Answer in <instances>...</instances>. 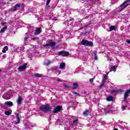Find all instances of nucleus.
<instances>
[{"label": "nucleus", "instance_id": "nucleus-29", "mask_svg": "<svg viewBox=\"0 0 130 130\" xmlns=\"http://www.w3.org/2000/svg\"><path fill=\"white\" fill-rule=\"evenodd\" d=\"M89 25H90V24H88L87 25H85L81 27H80L79 30H82V29H84V28H86L87 27H88L89 26Z\"/></svg>", "mask_w": 130, "mask_h": 130}, {"label": "nucleus", "instance_id": "nucleus-41", "mask_svg": "<svg viewBox=\"0 0 130 130\" xmlns=\"http://www.w3.org/2000/svg\"><path fill=\"white\" fill-rule=\"evenodd\" d=\"M57 81L58 82H63V80H61L60 79H58Z\"/></svg>", "mask_w": 130, "mask_h": 130}, {"label": "nucleus", "instance_id": "nucleus-4", "mask_svg": "<svg viewBox=\"0 0 130 130\" xmlns=\"http://www.w3.org/2000/svg\"><path fill=\"white\" fill-rule=\"evenodd\" d=\"M56 44V43L51 41L49 42L48 43H47L46 44H45L44 46V47H46V46H50L51 47H53V46H55Z\"/></svg>", "mask_w": 130, "mask_h": 130}, {"label": "nucleus", "instance_id": "nucleus-33", "mask_svg": "<svg viewBox=\"0 0 130 130\" xmlns=\"http://www.w3.org/2000/svg\"><path fill=\"white\" fill-rule=\"evenodd\" d=\"M94 79H95V77H94L93 78H91L89 80V82L92 84L93 83V81H94Z\"/></svg>", "mask_w": 130, "mask_h": 130}, {"label": "nucleus", "instance_id": "nucleus-28", "mask_svg": "<svg viewBox=\"0 0 130 130\" xmlns=\"http://www.w3.org/2000/svg\"><path fill=\"white\" fill-rule=\"evenodd\" d=\"M35 77H37V78H40V77H42V75H41V74H34Z\"/></svg>", "mask_w": 130, "mask_h": 130}, {"label": "nucleus", "instance_id": "nucleus-31", "mask_svg": "<svg viewBox=\"0 0 130 130\" xmlns=\"http://www.w3.org/2000/svg\"><path fill=\"white\" fill-rule=\"evenodd\" d=\"M108 74H109V72L104 75V80H107V76H108Z\"/></svg>", "mask_w": 130, "mask_h": 130}, {"label": "nucleus", "instance_id": "nucleus-46", "mask_svg": "<svg viewBox=\"0 0 130 130\" xmlns=\"http://www.w3.org/2000/svg\"><path fill=\"white\" fill-rule=\"evenodd\" d=\"M48 8H50V6H49V5H47Z\"/></svg>", "mask_w": 130, "mask_h": 130}, {"label": "nucleus", "instance_id": "nucleus-40", "mask_svg": "<svg viewBox=\"0 0 130 130\" xmlns=\"http://www.w3.org/2000/svg\"><path fill=\"white\" fill-rule=\"evenodd\" d=\"M126 42L128 43V44H130V40H127Z\"/></svg>", "mask_w": 130, "mask_h": 130}, {"label": "nucleus", "instance_id": "nucleus-16", "mask_svg": "<svg viewBox=\"0 0 130 130\" xmlns=\"http://www.w3.org/2000/svg\"><path fill=\"white\" fill-rule=\"evenodd\" d=\"M20 7H21V4H16L15 6L14 7L13 11H16V10H18V9H19Z\"/></svg>", "mask_w": 130, "mask_h": 130}, {"label": "nucleus", "instance_id": "nucleus-6", "mask_svg": "<svg viewBox=\"0 0 130 130\" xmlns=\"http://www.w3.org/2000/svg\"><path fill=\"white\" fill-rule=\"evenodd\" d=\"M62 107L61 106H57L55 108H54V110L53 111V113H57V112H59L61 111Z\"/></svg>", "mask_w": 130, "mask_h": 130}, {"label": "nucleus", "instance_id": "nucleus-13", "mask_svg": "<svg viewBox=\"0 0 130 130\" xmlns=\"http://www.w3.org/2000/svg\"><path fill=\"white\" fill-rule=\"evenodd\" d=\"M52 71L53 73H54V74H57L58 75H60V74L61 73L60 71H58L57 70V68L52 69Z\"/></svg>", "mask_w": 130, "mask_h": 130}, {"label": "nucleus", "instance_id": "nucleus-26", "mask_svg": "<svg viewBox=\"0 0 130 130\" xmlns=\"http://www.w3.org/2000/svg\"><path fill=\"white\" fill-rule=\"evenodd\" d=\"M89 113H90V111L88 110H86L83 112V115L87 116V115H89Z\"/></svg>", "mask_w": 130, "mask_h": 130}, {"label": "nucleus", "instance_id": "nucleus-35", "mask_svg": "<svg viewBox=\"0 0 130 130\" xmlns=\"http://www.w3.org/2000/svg\"><path fill=\"white\" fill-rule=\"evenodd\" d=\"M50 1L51 0H47V3L46 4V6H48V5H49V3H50Z\"/></svg>", "mask_w": 130, "mask_h": 130}, {"label": "nucleus", "instance_id": "nucleus-15", "mask_svg": "<svg viewBox=\"0 0 130 130\" xmlns=\"http://www.w3.org/2000/svg\"><path fill=\"white\" fill-rule=\"evenodd\" d=\"M5 105H7L8 106H10V107L14 105L13 102H6L5 103Z\"/></svg>", "mask_w": 130, "mask_h": 130}, {"label": "nucleus", "instance_id": "nucleus-37", "mask_svg": "<svg viewBox=\"0 0 130 130\" xmlns=\"http://www.w3.org/2000/svg\"><path fill=\"white\" fill-rule=\"evenodd\" d=\"M7 22H2L1 25L2 26H5V25H7Z\"/></svg>", "mask_w": 130, "mask_h": 130}, {"label": "nucleus", "instance_id": "nucleus-39", "mask_svg": "<svg viewBox=\"0 0 130 130\" xmlns=\"http://www.w3.org/2000/svg\"><path fill=\"white\" fill-rule=\"evenodd\" d=\"M63 86H64V87H66V88L69 87V85H67V84H63Z\"/></svg>", "mask_w": 130, "mask_h": 130}, {"label": "nucleus", "instance_id": "nucleus-9", "mask_svg": "<svg viewBox=\"0 0 130 130\" xmlns=\"http://www.w3.org/2000/svg\"><path fill=\"white\" fill-rule=\"evenodd\" d=\"M41 32H42V30H41V28L39 27L35 30L34 34L35 35H39V34H40Z\"/></svg>", "mask_w": 130, "mask_h": 130}, {"label": "nucleus", "instance_id": "nucleus-7", "mask_svg": "<svg viewBox=\"0 0 130 130\" xmlns=\"http://www.w3.org/2000/svg\"><path fill=\"white\" fill-rule=\"evenodd\" d=\"M58 55H62V56H69L70 53L67 51H61L58 53Z\"/></svg>", "mask_w": 130, "mask_h": 130}, {"label": "nucleus", "instance_id": "nucleus-38", "mask_svg": "<svg viewBox=\"0 0 130 130\" xmlns=\"http://www.w3.org/2000/svg\"><path fill=\"white\" fill-rule=\"evenodd\" d=\"M38 39H39V37H36V38H32L33 40H38Z\"/></svg>", "mask_w": 130, "mask_h": 130}, {"label": "nucleus", "instance_id": "nucleus-32", "mask_svg": "<svg viewBox=\"0 0 130 130\" xmlns=\"http://www.w3.org/2000/svg\"><path fill=\"white\" fill-rule=\"evenodd\" d=\"M94 59H95V60H97V59H98V57H97V53L94 52Z\"/></svg>", "mask_w": 130, "mask_h": 130}, {"label": "nucleus", "instance_id": "nucleus-17", "mask_svg": "<svg viewBox=\"0 0 130 130\" xmlns=\"http://www.w3.org/2000/svg\"><path fill=\"white\" fill-rule=\"evenodd\" d=\"M7 29H8V26H5L3 27V28L0 30V33H4V32H5V30H7Z\"/></svg>", "mask_w": 130, "mask_h": 130}, {"label": "nucleus", "instance_id": "nucleus-48", "mask_svg": "<svg viewBox=\"0 0 130 130\" xmlns=\"http://www.w3.org/2000/svg\"><path fill=\"white\" fill-rule=\"evenodd\" d=\"M113 130H118V129L115 128Z\"/></svg>", "mask_w": 130, "mask_h": 130}, {"label": "nucleus", "instance_id": "nucleus-10", "mask_svg": "<svg viewBox=\"0 0 130 130\" xmlns=\"http://www.w3.org/2000/svg\"><path fill=\"white\" fill-rule=\"evenodd\" d=\"M130 93V90H127L124 94V100H126L127 99V97H128V95Z\"/></svg>", "mask_w": 130, "mask_h": 130}, {"label": "nucleus", "instance_id": "nucleus-43", "mask_svg": "<svg viewBox=\"0 0 130 130\" xmlns=\"http://www.w3.org/2000/svg\"><path fill=\"white\" fill-rule=\"evenodd\" d=\"M25 41H28V37L25 38Z\"/></svg>", "mask_w": 130, "mask_h": 130}, {"label": "nucleus", "instance_id": "nucleus-36", "mask_svg": "<svg viewBox=\"0 0 130 130\" xmlns=\"http://www.w3.org/2000/svg\"><path fill=\"white\" fill-rule=\"evenodd\" d=\"M127 107V106L125 105V106H122V109H125V108H126Z\"/></svg>", "mask_w": 130, "mask_h": 130}, {"label": "nucleus", "instance_id": "nucleus-1", "mask_svg": "<svg viewBox=\"0 0 130 130\" xmlns=\"http://www.w3.org/2000/svg\"><path fill=\"white\" fill-rule=\"evenodd\" d=\"M52 109V107L49 106V105L47 104L46 105H42L40 107V110H42L45 113H47V112H50V110Z\"/></svg>", "mask_w": 130, "mask_h": 130}, {"label": "nucleus", "instance_id": "nucleus-23", "mask_svg": "<svg viewBox=\"0 0 130 130\" xmlns=\"http://www.w3.org/2000/svg\"><path fill=\"white\" fill-rule=\"evenodd\" d=\"M118 92H121V90H113L111 91V93H115V94H117Z\"/></svg>", "mask_w": 130, "mask_h": 130}, {"label": "nucleus", "instance_id": "nucleus-8", "mask_svg": "<svg viewBox=\"0 0 130 130\" xmlns=\"http://www.w3.org/2000/svg\"><path fill=\"white\" fill-rule=\"evenodd\" d=\"M26 68H27V63H24L23 66L20 67L18 68V71L20 72H22L23 71H25L26 70Z\"/></svg>", "mask_w": 130, "mask_h": 130}, {"label": "nucleus", "instance_id": "nucleus-27", "mask_svg": "<svg viewBox=\"0 0 130 130\" xmlns=\"http://www.w3.org/2000/svg\"><path fill=\"white\" fill-rule=\"evenodd\" d=\"M51 63V61L50 60H48L47 62H45L44 64L45 66H47V67H48L49 65Z\"/></svg>", "mask_w": 130, "mask_h": 130}, {"label": "nucleus", "instance_id": "nucleus-12", "mask_svg": "<svg viewBox=\"0 0 130 130\" xmlns=\"http://www.w3.org/2000/svg\"><path fill=\"white\" fill-rule=\"evenodd\" d=\"M78 123H79V119H76L72 121V122L71 123V125H72V126H74V125H77Z\"/></svg>", "mask_w": 130, "mask_h": 130}, {"label": "nucleus", "instance_id": "nucleus-5", "mask_svg": "<svg viewBox=\"0 0 130 130\" xmlns=\"http://www.w3.org/2000/svg\"><path fill=\"white\" fill-rule=\"evenodd\" d=\"M11 96H12V93L9 92H6V94L3 95V98L4 99H6V100H9V99H11Z\"/></svg>", "mask_w": 130, "mask_h": 130}, {"label": "nucleus", "instance_id": "nucleus-2", "mask_svg": "<svg viewBox=\"0 0 130 130\" xmlns=\"http://www.w3.org/2000/svg\"><path fill=\"white\" fill-rule=\"evenodd\" d=\"M81 44L84 46H91V47H93V42L87 41L86 40L81 41Z\"/></svg>", "mask_w": 130, "mask_h": 130}, {"label": "nucleus", "instance_id": "nucleus-42", "mask_svg": "<svg viewBox=\"0 0 130 130\" xmlns=\"http://www.w3.org/2000/svg\"><path fill=\"white\" fill-rule=\"evenodd\" d=\"M59 47V46H56V47H54L55 49H56L57 48H58Z\"/></svg>", "mask_w": 130, "mask_h": 130}, {"label": "nucleus", "instance_id": "nucleus-47", "mask_svg": "<svg viewBox=\"0 0 130 130\" xmlns=\"http://www.w3.org/2000/svg\"><path fill=\"white\" fill-rule=\"evenodd\" d=\"M106 112H107V113H109V111H106Z\"/></svg>", "mask_w": 130, "mask_h": 130}, {"label": "nucleus", "instance_id": "nucleus-49", "mask_svg": "<svg viewBox=\"0 0 130 130\" xmlns=\"http://www.w3.org/2000/svg\"><path fill=\"white\" fill-rule=\"evenodd\" d=\"M2 72V70H1V69H0V72Z\"/></svg>", "mask_w": 130, "mask_h": 130}, {"label": "nucleus", "instance_id": "nucleus-24", "mask_svg": "<svg viewBox=\"0 0 130 130\" xmlns=\"http://www.w3.org/2000/svg\"><path fill=\"white\" fill-rule=\"evenodd\" d=\"M8 49H9V48L8 47V46H5L3 48V50H2V52H3V53H6V51H7V50H8Z\"/></svg>", "mask_w": 130, "mask_h": 130}, {"label": "nucleus", "instance_id": "nucleus-45", "mask_svg": "<svg viewBox=\"0 0 130 130\" xmlns=\"http://www.w3.org/2000/svg\"><path fill=\"white\" fill-rule=\"evenodd\" d=\"M73 20H74V19L73 18H71V19H70L69 21H73Z\"/></svg>", "mask_w": 130, "mask_h": 130}, {"label": "nucleus", "instance_id": "nucleus-18", "mask_svg": "<svg viewBox=\"0 0 130 130\" xmlns=\"http://www.w3.org/2000/svg\"><path fill=\"white\" fill-rule=\"evenodd\" d=\"M64 67H66V63H61L59 66V69L62 70V69H63Z\"/></svg>", "mask_w": 130, "mask_h": 130}, {"label": "nucleus", "instance_id": "nucleus-34", "mask_svg": "<svg viewBox=\"0 0 130 130\" xmlns=\"http://www.w3.org/2000/svg\"><path fill=\"white\" fill-rule=\"evenodd\" d=\"M73 93L75 95H77V96H80V94L78 93L76 91H74L73 92Z\"/></svg>", "mask_w": 130, "mask_h": 130}, {"label": "nucleus", "instance_id": "nucleus-21", "mask_svg": "<svg viewBox=\"0 0 130 130\" xmlns=\"http://www.w3.org/2000/svg\"><path fill=\"white\" fill-rule=\"evenodd\" d=\"M102 84H101L99 86V88H100V89H101V88H102V87H103V86H104V84H105V80H102Z\"/></svg>", "mask_w": 130, "mask_h": 130}, {"label": "nucleus", "instance_id": "nucleus-44", "mask_svg": "<svg viewBox=\"0 0 130 130\" xmlns=\"http://www.w3.org/2000/svg\"><path fill=\"white\" fill-rule=\"evenodd\" d=\"M3 58H6V55H4L3 56Z\"/></svg>", "mask_w": 130, "mask_h": 130}, {"label": "nucleus", "instance_id": "nucleus-30", "mask_svg": "<svg viewBox=\"0 0 130 130\" xmlns=\"http://www.w3.org/2000/svg\"><path fill=\"white\" fill-rule=\"evenodd\" d=\"M116 68H117V67L115 66H113L111 69L110 72H112V71H115L116 70Z\"/></svg>", "mask_w": 130, "mask_h": 130}, {"label": "nucleus", "instance_id": "nucleus-20", "mask_svg": "<svg viewBox=\"0 0 130 130\" xmlns=\"http://www.w3.org/2000/svg\"><path fill=\"white\" fill-rule=\"evenodd\" d=\"M107 101H113V96H109L107 98Z\"/></svg>", "mask_w": 130, "mask_h": 130}, {"label": "nucleus", "instance_id": "nucleus-11", "mask_svg": "<svg viewBox=\"0 0 130 130\" xmlns=\"http://www.w3.org/2000/svg\"><path fill=\"white\" fill-rule=\"evenodd\" d=\"M16 117V119L17 120V122H15V124H19L20 123V121L21 119H20V115L19 114L16 113L15 114Z\"/></svg>", "mask_w": 130, "mask_h": 130}, {"label": "nucleus", "instance_id": "nucleus-19", "mask_svg": "<svg viewBox=\"0 0 130 130\" xmlns=\"http://www.w3.org/2000/svg\"><path fill=\"white\" fill-rule=\"evenodd\" d=\"M5 115H11L12 114V110H10V111H5Z\"/></svg>", "mask_w": 130, "mask_h": 130}, {"label": "nucleus", "instance_id": "nucleus-22", "mask_svg": "<svg viewBox=\"0 0 130 130\" xmlns=\"http://www.w3.org/2000/svg\"><path fill=\"white\" fill-rule=\"evenodd\" d=\"M113 30H115V26H111L109 32H111Z\"/></svg>", "mask_w": 130, "mask_h": 130}, {"label": "nucleus", "instance_id": "nucleus-25", "mask_svg": "<svg viewBox=\"0 0 130 130\" xmlns=\"http://www.w3.org/2000/svg\"><path fill=\"white\" fill-rule=\"evenodd\" d=\"M79 87V84L77 83H75L73 84V89H77V88Z\"/></svg>", "mask_w": 130, "mask_h": 130}, {"label": "nucleus", "instance_id": "nucleus-14", "mask_svg": "<svg viewBox=\"0 0 130 130\" xmlns=\"http://www.w3.org/2000/svg\"><path fill=\"white\" fill-rule=\"evenodd\" d=\"M23 99H22V96H19L17 99V104L18 105H20L21 104V102H22Z\"/></svg>", "mask_w": 130, "mask_h": 130}, {"label": "nucleus", "instance_id": "nucleus-3", "mask_svg": "<svg viewBox=\"0 0 130 130\" xmlns=\"http://www.w3.org/2000/svg\"><path fill=\"white\" fill-rule=\"evenodd\" d=\"M130 0H126L124 1L121 5H120L121 9L119 10V12H121L122 11H123L125 9V8H127L128 6H129V3H128V2H129Z\"/></svg>", "mask_w": 130, "mask_h": 130}]
</instances>
